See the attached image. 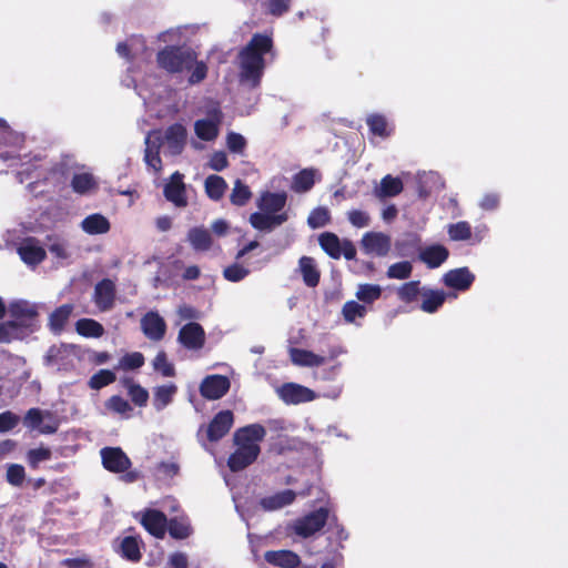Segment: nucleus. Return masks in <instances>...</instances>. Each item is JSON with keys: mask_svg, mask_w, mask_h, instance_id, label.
I'll use <instances>...</instances> for the list:
<instances>
[{"mask_svg": "<svg viewBox=\"0 0 568 568\" xmlns=\"http://www.w3.org/2000/svg\"><path fill=\"white\" fill-rule=\"evenodd\" d=\"M273 50V39L264 33H254L247 44L239 52L240 81L251 88L260 85L264 69L265 54Z\"/></svg>", "mask_w": 568, "mask_h": 568, "instance_id": "nucleus-1", "label": "nucleus"}, {"mask_svg": "<svg viewBox=\"0 0 568 568\" xmlns=\"http://www.w3.org/2000/svg\"><path fill=\"white\" fill-rule=\"evenodd\" d=\"M197 55L194 50L181 45H165L156 53L158 67L168 73L191 70Z\"/></svg>", "mask_w": 568, "mask_h": 568, "instance_id": "nucleus-2", "label": "nucleus"}, {"mask_svg": "<svg viewBox=\"0 0 568 568\" xmlns=\"http://www.w3.org/2000/svg\"><path fill=\"white\" fill-rule=\"evenodd\" d=\"M328 516L329 510L326 507H320L295 520L293 530L297 536L308 538L326 525Z\"/></svg>", "mask_w": 568, "mask_h": 568, "instance_id": "nucleus-3", "label": "nucleus"}, {"mask_svg": "<svg viewBox=\"0 0 568 568\" xmlns=\"http://www.w3.org/2000/svg\"><path fill=\"white\" fill-rule=\"evenodd\" d=\"M276 392L278 397L287 405L308 403L316 398L314 390L296 383H284Z\"/></svg>", "mask_w": 568, "mask_h": 568, "instance_id": "nucleus-4", "label": "nucleus"}, {"mask_svg": "<svg viewBox=\"0 0 568 568\" xmlns=\"http://www.w3.org/2000/svg\"><path fill=\"white\" fill-rule=\"evenodd\" d=\"M100 455L103 467L110 473H125L132 465L131 459L120 447H104Z\"/></svg>", "mask_w": 568, "mask_h": 568, "instance_id": "nucleus-5", "label": "nucleus"}, {"mask_svg": "<svg viewBox=\"0 0 568 568\" xmlns=\"http://www.w3.org/2000/svg\"><path fill=\"white\" fill-rule=\"evenodd\" d=\"M184 175L175 171L163 187L164 197L176 207H186L189 204Z\"/></svg>", "mask_w": 568, "mask_h": 568, "instance_id": "nucleus-6", "label": "nucleus"}, {"mask_svg": "<svg viewBox=\"0 0 568 568\" xmlns=\"http://www.w3.org/2000/svg\"><path fill=\"white\" fill-rule=\"evenodd\" d=\"M234 415L232 410H221L212 418L205 428L206 438L211 443L221 440L232 428Z\"/></svg>", "mask_w": 568, "mask_h": 568, "instance_id": "nucleus-7", "label": "nucleus"}, {"mask_svg": "<svg viewBox=\"0 0 568 568\" xmlns=\"http://www.w3.org/2000/svg\"><path fill=\"white\" fill-rule=\"evenodd\" d=\"M230 379L224 375H209L200 384V394L209 400L222 398L230 389Z\"/></svg>", "mask_w": 568, "mask_h": 568, "instance_id": "nucleus-8", "label": "nucleus"}, {"mask_svg": "<svg viewBox=\"0 0 568 568\" xmlns=\"http://www.w3.org/2000/svg\"><path fill=\"white\" fill-rule=\"evenodd\" d=\"M266 430L261 424H251L239 428L233 435V442L235 446L251 447L255 450H260L258 443L264 439Z\"/></svg>", "mask_w": 568, "mask_h": 568, "instance_id": "nucleus-9", "label": "nucleus"}, {"mask_svg": "<svg viewBox=\"0 0 568 568\" xmlns=\"http://www.w3.org/2000/svg\"><path fill=\"white\" fill-rule=\"evenodd\" d=\"M361 246L366 254L384 257L390 251L392 240L382 232H366L361 240Z\"/></svg>", "mask_w": 568, "mask_h": 568, "instance_id": "nucleus-10", "label": "nucleus"}, {"mask_svg": "<svg viewBox=\"0 0 568 568\" xmlns=\"http://www.w3.org/2000/svg\"><path fill=\"white\" fill-rule=\"evenodd\" d=\"M116 287L112 280L103 278L95 284L93 302L101 312L110 311L114 306Z\"/></svg>", "mask_w": 568, "mask_h": 568, "instance_id": "nucleus-11", "label": "nucleus"}, {"mask_svg": "<svg viewBox=\"0 0 568 568\" xmlns=\"http://www.w3.org/2000/svg\"><path fill=\"white\" fill-rule=\"evenodd\" d=\"M20 258L30 266H37L47 257L45 250L36 237L24 239L18 247Z\"/></svg>", "mask_w": 568, "mask_h": 568, "instance_id": "nucleus-12", "label": "nucleus"}, {"mask_svg": "<svg viewBox=\"0 0 568 568\" xmlns=\"http://www.w3.org/2000/svg\"><path fill=\"white\" fill-rule=\"evenodd\" d=\"M178 339L187 349H200L205 344V331L199 323L190 322L181 327Z\"/></svg>", "mask_w": 568, "mask_h": 568, "instance_id": "nucleus-13", "label": "nucleus"}, {"mask_svg": "<svg viewBox=\"0 0 568 568\" xmlns=\"http://www.w3.org/2000/svg\"><path fill=\"white\" fill-rule=\"evenodd\" d=\"M443 283L445 286L465 292L470 288L475 281V275L469 271L468 267L453 268L443 275Z\"/></svg>", "mask_w": 568, "mask_h": 568, "instance_id": "nucleus-14", "label": "nucleus"}, {"mask_svg": "<svg viewBox=\"0 0 568 568\" xmlns=\"http://www.w3.org/2000/svg\"><path fill=\"white\" fill-rule=\"evenodd\" d=\"M141 329L149 339L159 342L165 335L166 324L163 317L151 311L141 318Z\"/></svg>", "mask_w": 568, "mask_h": 568, "instance_id": "nucleus-15", "label": "nucleus"}, {"mask_svg": "<svg viewBox=\"0 0 568 568\" xmlns=\"http://www.w3.org/2000/svg\"><path fill=\"white\" fill-rule=\"evenodd\" d=\"M144 529L155 538L162 539L165 536L168 518L164 513L156 509H148L141 519Z\"/></svg>", "mask_w": 568, "mask_h": 568, "instance_id": "nucleus-16", "label": "nucleus"}, {"mask_svg": "<svg viewBox=\"0 0 568 568\" xmlns=\"http://www.w3.org/2000/svg\"><path fill=\"white\" fill-rule=\"evenodd\" d=\"M260 453V450L251 447L236 446L235 452L227 458V467L233 473L241 471L252 465L257 459Z\"/></svg>", "mask_w": 568, "mask_h": 568, "instance_id": "nucleus-17", "label": "nucleus"}, {"mask_svg": "<svg viewBox=\"0 0 568 568\" xmlns=\"http://www.w3.org/2000/svg\"><path fill=\"white\" fill-rule=\"evenodd\" d=\"M288 219L287 213L270 214L266 212H255L250 216L251 225L258 231H272L282 225Z\"/></svg>", "mask_w": 568, "mask_h": 568, "instance_id": "nucleus-18", "label": "nucleus"}, {"mask_svg": "<svg viewBox=\"0 0 568 568\" xmlns=\"http://www.w3.org/2000/svg\"><path fill=\"white\" fill-rule=\"evenodd\" d=\"M9 314L13 318L12 321L21 323V327H23L27 326L28 321H32L38 316V311L28 301L19 300L10 303Z\"/></svg>", "mask_w": 568, "mask_h": 568, "instance_id": "nucleus-19", "label": "nucleus"}, {"mask_svg": "<svg viewBox=\"0 0 568 568\" xmlns=\"http://www.w3.org/2000/svg\"><path fill=\"white\" fill-rule=\"evenodd\" d=\"M449 256V251L440 244H434L425 247L419 253V260L427 265L428 268L439 267Z\"/></svg>", "mask_w": 568, "mask_h": 568, "instance_id": "nucleus-20", "label": "nucleus"}, {"mask_svg": "<svg viewBox=\"0 0 568 568\" xmlns=\"http://www.w3.org/2000/svg\"><path fill=\"white\" fill-rule=\"evenodd\" d=\"M296 493L292 489L278 491L260 500L261 507L266 511H274L294 503Z\"/></svg>", "mask_w": 568, "mask_h": 568, "instance_id": "nucleus-21", "label": "nucleus"}, {"mask_svg": "<svg viewBox=\"0 0 568 568\" xmlns=\"http://www.w3.org/2000/svg\"><path fill=\"white\" fill-rule=\"evenodd\" d=\"M264 558L268 564L283 568H295L301 562L298 555L292 550H270Z\"/></svg>", "mask_w": 568, "mask_h": 568, "instance_id": "nucleus-22", "label": "nucleus"}, {"mask_svg": "<svg viewBox=\"0 0 568 568\" xmlns=\"http://www.w3.org/2000/svg\"><path fill=\"white\" fill-rule=\"evenodd\" d=\"M288 353L292 363L297 366L316 367L326 362L324 356L317 355L307 349L291 347Z\"/></svg>", "mask_w": 568, "mask_h": 568, "instance_id": "nucleus-23", "label": "nucleus"}, {"mask_svg": "<svg viewBox=\"0 0 568 568\" xmlns=\"http://www.w3.org/2000/svg\"><path fill=\"white\" fill-rule=\"evenodd\" d=\"M186 129L181 123L170 125L165 131L166 143L173 154H180L186 143Z\"/></svg>", "mask_w": 568, "mask_h": 568, "instance_id": "nucleus-24", "label": "nucleus"}, {"mask_svg": "<svg viewBox=\"0 0 568 568\" xmlns=\"http://www.w3.org/2000/svg\"><path fill=\"white\" fill-rule=\"evenodd\" d=\"M187 241L195 251L206 252L212 247L213 239L204 226L191 227L187 232Z\"/></svg>", "mask_w": 568, "mask_h": 568, "instance_id": "nucleus-25", "label": "nucleus"}, {"mask_svg": "<svg viewBox=\"0 0 568 568\" xmlns=\"http://www.w3.org/2000/svg\"><path fill=\"white\" fill-rule=\"evenodd\" d=\"M81 229L90 235L105 234L110 231V221L100 213H93L84 217Z\"/></svg>", "mask_w": 568, "mask_h": 568, "instance_id": "nucleus-26", "label": "nucleus"}, {"mask_svg": "<svg viewBox=\"0 0 568 568\" xmlns=\"http://www.w3.org/2000/svg\"><path fill=\"white\" fill-rule=\"evenodd\" d=\"M422 298L420 310L425 313L432 314L443 306L446 300V294L440 290L423 287Z\"/></svg>", "mask_w": 568, "mask_h": 568, "instance_id": "nucleus-27", "label": "nucleus"}, {"mask_svg": "<svg viewBox=\"0 0 568 568\" xmlns=\"http://www.w3.org/2000/svg\"><path fill=\"white\" fill-rule=\"evenodd\" d=\"M303 282L308 287H316L321 280V272L311 256H302L298 261Z\"/></svg>", "mask_w": 568, "mask_h": 568, "instance_id": "nucleus-28", "label": "nucleus"}, {"mask_svg": "<svg viewBox=\"0 0 568 568\" xmlns=\"http://www.w3.org/2000/svg\"><path fill=\"white\" fill-rule=\"evenodd\" d=\"M178 393V386L174 383L156 386L153 388V406L155 410L161 412L169 406Z\"/></svg>", "mask_w": 568, "mask_h": 568, "instance_id": "nucleus-29", "label": "nucleus"}, {"mask_svg": "<svg viewBox=\"0 0 568 568\" xmlns=\"http://www.w3.org/2000/svg\"><path fill=\"white\" fill-rule=\"evenodd\" d=\"M141 544L139 536H126L120 544L119 554L131 562H139L142 559Z\"/></svg>", "mask_w": 568, "mask_h": 568, "instance_id": "nucleus-30", "label": "nucleus"}, {"mask_svg": "<svg viewBox=\"0 0 568 568\" xmlns=\"http://www.w3.org/2000/svg\"><path fill=\"white\" fill-rule=\"evenodd\" d=\"M73 308L72 304H63L50 314L49 328L52 333L60 334L64 329Z\"/></svg>", "mask_w": 568, "mask_h": 568, "instance_id": "nucleus-31", "label": "nucleus"}, {"mask_svg": "<svg viewBox=\"0 0 568 568\" xmlns=\"http://www.w3.org/2000/svg\"><path fill=\"white\" fill-rule=\"evenodd\" d=\"M221 112L216 111L215 120L201 119L195 121L194 131L199 139L203 141H213L219 134Z\"/></svg>", "mask_w": 568, "mask_h": 568, "instance_id": "nucleus-32", "label": "nucleus"}, {"mask_svg": "<svg viewBox=\"0 0 568 568\" xmlns=\"http://www.w3.org/2000/svg\"><path fill=\"white\" fill-rule=\"evenodd\" d=\"M122 385L126 388L128 395L135 406H146L150 396L149 392L144 387L131 377L123 378Z\"/></svg>", "mask_w": 568, "mask_h": 568, "instance_id": "nucleus-33", "label": "nucleus"}, {"mask_svg": "<svg viewBox=\"0 0 568 568\" xmlns=\"http://www.w3.org/2000/svg\"><path fill=\"white\" fill-rule=\"evenodd\" d=\"M285 193L265 192L261 196L260 209L270 214H276L282 211L286 204Z\"/></svg>", "mask_w": 568, "mask_h": 568, "instance_id": "nucleus-34", "label": "nucleus"}, {"mask_svg": "<svg viewBox=\"0 0 568 568\" xmlns=\"http://www.w3.org/2000/svg\"><path fill=\"white\" fill-rule=\"evenodd\" d=\"M321 248L332 258L338 260L342 256V244L339 237L332 232H324L318 236Z\"/></svg>", "mask_w": 568, "mask_h": 568, "instance_id": "nucleus-35", "label": "nucleus"}, {"mask_svg": "<svg viewBox=\"0 0 568 568\" xmlns=\"http://www.w3.org/2000/svg\"><path fill=\"white\" fill-rule=\"evenodd\" d=\"M404 190L403 181L399 178H394L390 174L385 175L375 193L378 197H394L400 194Z\"/></svg>", "mask_w": 568, "mask_h": 568, "instance_id": "nucleus-36", "label": "nucleus"}, {"mask_svg": "<svg viewBox=\"0 0 568 568\" xmlns=\"http://www.w3.org/2000/svg\"><path fill=\"white\" fill-rule=\"evenodd\" d=\"M75 331L83 337L99 338L104 334L101 323L92 318H80L75 323Z\"/></svg>", "mask_w": 568, "mask_h": 568, "instance_id": "nucleus-37", "label": "nucleus"}, {"mask_svg": "<svg viewBox=\"0 0 568 568\" xmlns=\"http://www.w3.org/2000/svg\"><path fill=\"white\" fill-rule=\"evenodd\" d=\"M315 170L303 169L293 178L292 189L297 193L310 191L315 184Z\"/></svg>", "mask_w": 568, "mask_h": 568, "instance_id": "nucleus-38", "label": "nucleus"}, {"mask_svg": "<svg viewBox=\"0 0 568 568\" xmlns=\"http://www.w3.org/2000/svg\"><path fill=\"white\" fill-rule=\"evenodd\" d=\"M204 187L211 200L219 201L223 197L227 184L222 176L212 174L205 179Z\"/></svg>", "mask_w": 568, "mask_h": 568, "instance_id": "nucleus-39", "label": "nucleus"}, {"mask_svg": "<svg viewBox=\"0 0 568 568\" xmlns=\"http://www.w3.org/2000/svg\"><path fill=\"white\" fill-rule=\"evenodd\" d=\"M145 152L144 160L146 164L152 168L155 172L161 171L162 160L160 158V143L151 141V134L145 138Z\"/></svg>", "mask_w": 568, "mask_h": 568, "instance_id": "nucleus-40", "label": "nucleus"}, {"mask_svg": "<svg viewBox=\"0 0 568 568\" xmlns=\"http://www.w3.org/2000/svg\"><path fill=\"white\" fill-rule=\"evenodd\" d=\"M422 291L420 281H409L398 287L397 296L402 302L410 304L422 296Z\"/></svg>", "mask_w": 568, "mask_h": 568, "instance_id": "nucleus-41", "label": "nucleus"}, {"mask_svg": "<svg viewBox=\"0 0 568 568\" xmlns=\"http://www.w3.org/2000/svg\"><path fill=\"white\" fill-rule=\"evenodd\" d=\"M383 290L377 284H359L356 291V297L358 301L364 304H373L375 301L379 300L382 296Z\"/></svg>", "mask_w": 568, "mask_h": 568, "instance_id": "nucleus-42", "label": "nucleus"}, {"mask_svg": "<svg viewBox=\"0 0 568 568\" xmlns=\"http://www.w3.org/2000/svg\"><path fill=\"white\" fill-rule=\"evenodd\" d=\"M72 190L79 194H85L97 187V182L91 173H77L71 180Z\"/></svg>", "mask_w": 568, "mask_h": 568, "instance_id": "nucleus-43", "label": "nucleus"}, {"mask_svg": "<svg viewBox=\"0 0 568 568\" xmlns=\"http://www.w3.org/2000/svg\"><path fill=\"white\" fill-rule=\"evenodd\" d=\"M152 367L163 377H174L176 374L174 365L169 361L165 351H160L152 361Z\"/></svg>", "mask_w": 568, "mask_h": 568, "instance_id": "nucleus-44", "label": "nucleus"}, {"mask_svg": "<svg viewBox=\"0 0 568 568\" xmlns=\"http://www.w3.org/2000/svg\"><path fill=\"white\" fill-rule=\"evenodd\" d=\"M252 197L250 187L240 179L234 182V187L230 195V201L236 206H244Z\"/></svg>", "mask_w": 568, "mask_h": 568, "instance_id": "nucleus-45", "label": "nucleus"}, {"mask_svg": "<svg viewBox=\"0 0 568 568\" xmlns=\"http://www.w3.org/2000/svg\"><path fill=\"white\" fill-rule=\"evenodd\" d=\"M166 529L169 530L170 536L174 539H185L192 534L190 524L176 517L168 520Z\"/></svg>", "mask_w": 568, "mask_h": 568, "instance_id": "nucleus-46", "label": "nucleus"}, {"mask_svg": "<svg viewBox=\"0 0 568 568\" xmlns=\"http://www.w3.org/2000/svg\"><path fill=\"white\" fill-rule=\"evenodd\" d=\"M115 379H116V375L114 372H112L110 369H100L90 377V379L88 382V386L91 389L99 390V389L114 383Z\"/></svg>", "mask_w": 568, "mask_h": 568, "instance_id": "nucleus-47", "label": "nucleus"}, {"mask_svg": "<svg viewBox=\"0 0 568 568\" xmlns=\"http://www.w3.org/2000/svg\"><path fill=\"white\" fill-rule=\"evenodd\" d=\"M447 233L453 241H469L473 236L471 226L467 221L449 224Z\"/></svg>", "mask_w": 568, "mask_h": 568, "instance_id": "nucleus-48", "label": "nucleus"}, {"mask_svg": "<svg viewBox=\"0 0 568 568\" xmlns=\"http://www.w3.org/2000/svg\"><path fill=\"white\" fill-rule=\"evenodd\" d=\"M342 314L347 323H354L356 318H363L367 314L365 305L356 301H347L342 308Z\"/></svg>", "mask_w": 568, "mask_h": 568, "instance_id": "nucleus-49", "label": "nucleus"}, {"mask_svg": "<svg viewBox=\"0 0 568 568\" xmlns=\"http://www.w3.org/2000/svg\"><path fill=\"white\" fill-rule=\"evenodd\" d=\"M366 123L372 134L381 138L389 135V132L387 131V121L384 115L378 113L371 114L367 116Z\"/></svg>", "mask_w": 568, "mask_h": 568, "instance_id": "nucleus-50", "label": "nucleus"}, {"mask_svg": "<svg viewBox=\"0 0 568 568\" xmlns=\"http://www.w3.org/2000/svg\"><path fill=\"white\" fill-rule=\"evenodd\" d=\"M250 273H251L250 268L240 264L239 261L234 262L233 264L226 266L223 270L224 278L232 283H237V282L243 281L246 276H248Z\"/></svg>", "mask_w": 568, "mask_h": 568, "instance_id": "nucleus-51", "label": "nucleus"}, {"mask_svg": "<svg viewBox=\"0 0 568 568\" xmlns=\"http://www.w3.org/2000/svg\"><path fill=\"white\" fill-rule=\"evenodd\" d=\"M413 272V265L408 261L397 262L392 264L387 270L388 278L406 280L410 277Z\"/></svg>", "mask_w": 568, "mask_h": 568, "instance_id": "nucleus-52", "label": "nucleus"}, {"mask_svg": "<svg viewBox=\"0 0 568 568\" xmlns=\"http://www.w3.org/2000/svg\"><path fill=\"white\" fill-rule=\"evenodd\" d=\"M52 452L48 447H39L30 449L27 453V460L32 469H37L42 462L51 459Z\"/></svg>", "mask_w": 568, "mask_h": 568, "instance_id": "nucleus-53", "label": "nucleus"}, {"mask_svg": "<svg viewBox=\"0 0 568 568\" xmlns=\"http://www.w3.org/2000/svg\"><path fill=\"white\" fill-rule=\"evenodd\" d=\"M331 214L328 209L318 206L314 209L308 215L307 223L312 229H320L328 224Z\"/></svg>", "mask_w": 568, "mask_h": 568, "instance_id": "nucleus-54", "label": "nucleus"}, {"mask_svg": "<svg viewBox=\"0 0 568 568\" xmlns=\"http://www.w3.org/2000/svg\"><path fill=\"white\" fill-rule=\"evenodd\" d=\"M26 478L24 467L20 464H9L7 466L6 480L14 487L22 486Z\"/></svg>", "mask_w": 568, "mask_h": 568, "instance_id": "nucleus-55", "label": "nucleus"}, {"mask_svg": "<svg viewBox=\"0 0 568 568\" xmlns=\"http://www.w3.org/2000/svg\"><path fill=\"white\" fill-rule=\"evenodd\" d=\"M20 328L21 323L17 321H7L0 323V343H10L14 338H18V332Z\"/></svg>", "mask_w": 568, "mask_h": 568, "instance_id": "nucleus-56", "label": "nucleus"}, {"mask_svg": "<svg viewBox=\"0 0 568 568\" xmlns=\"http://www.w3.org/2000/svg\"><path fill=\"white\" fill-rule=\"evenodd\" d=\"M145 363L144 355L140 352H132L123 355L120 359V366L124 371H134L142 367Z\"/></svg>", "mask_w": 568, "mask_h": 568, "instance_id": "nucleus-57", "label": "nucleus"}, {"mask_svg": "<svg viewBox=\"0 0 568 568\" xmlns=\"http://www.w3.org/2000/svg\"><path fill=\"white\" fill-rule=\"evenodd\" d=\"M105 407L114 413L124 415L132 410L131 405L120 395H113L105 402Z\"/></svg>", "mask_w": 568, "mask_h": 568, "instance_id": "nucleus-58", "label": "nucleus"}, {"mask_svg": "<svg viewBox=\"0 0 568 568\" xmlns=\"http://www.w3.org/2000/svg\"><path fill=\"white\" fill-rule=\"evenodd\" d=\"M292 0H265L266 12L274 17H282L291 9Z\"/></svg>", "mask_w": 568, "mask_h": 568, "instance_id": "nucleus-59", "label": "nucleus"}, {"mask_svg": "<svg viewBox=\"0 0 568 568\" xmlns=\"http://www.w3.org/2000/svg\"><path fill=\"white\" fill-rule=\"evenodd\" d=\"M226 144L231 152L242 153L246 146V140L240 133L230 132L226 136Z\"/></svg>", "mask_w": 568, "mask_h": 568, "instance_id": "nucleus-60", "label": "nucleus"}, {"mask_svg": "<svg viewBox=\"0 0 568 568\" xmlns=\"http://www.w3.org/2000/svg\"><path fill=\"white\" fill-rule=\"evenodd\" d=\"M20 422V417L11 410H6L0 414V433L12 430Z\"/></svg>", "mask_w": 568, "mask_h": 568, "instance_id": "nucleus-61", "label": "nucleus"}, {"mask_svg": "<svg viewBox=\"0 0 568 568\" xmlns=\"http://www.w3.org/2000/svg\"><path fill=\"white\" fill-rule=\"evenodd\" d=\"M193 70L189 77V82L191 84H196L202 82L207 75V65L203 61H196L192 65Z\"/></svg>", "mask_w": 568, "mask_h": 568, "instance_id": "nucleus-62", "label": "nucleus"}, {"mask_svg": "<svg viewBox=\"0 0 568 568\" xmlns=\"http://www.w3.org/2000/svg\"><path fill=\"white\" fill-rule=\"evenodd\" d=\"M209 166L217 172H221L224 169H226L229 166L226 153L224 151L213 152L209 161Z\"/></svg>", "mask_w": 568, "mask_h": 568, "instance_id": "nucleus-63", "label": "nucleus"}, {"mask_svg": "<svg viewBox=\"0 0 568 568\" xmlns=\"http://www.w3.org/2000/svg\"><path fill=\"white\" fill-rule=\"evenodd\" d=\"M349 223L355 227H365L369 225V215L361 210H352L347 213Z\"/></svg>", "mask_w": 568, "mask_h": 568, "instance_id": "nucleus-64", "label": "nucleus"}]
</instances>
